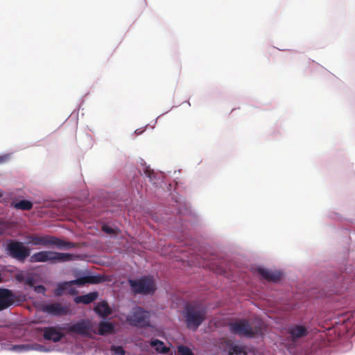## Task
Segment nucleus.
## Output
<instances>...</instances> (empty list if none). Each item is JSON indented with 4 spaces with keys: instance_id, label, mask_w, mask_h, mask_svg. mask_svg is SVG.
I'll return each mask as SVG.
<instances>
[{
    "instance_id": "nucleus-10",
    "label": "nucleus",
    "mask_w": 355,
    "mask_h": 355,
    "mask_svg": "<svg viewBox=\"0 0 355 355\" xmlns=\"http://www.w3.org/2000/svg\"><path fill=\"white\" fill-rule=\"evenodd\" d=\"M16 300V296L11 290L0 288V311L12 306Z\"/></svg>"
},
{
    "instance_id": "nucleus-28",
    "label": "nucleus",
    "mask_w": 355,
    "mask_h": 355,
    "mask_svg": "<svg viewBox=\"0 0 355 355\" xmlns=\"http://www.w3.org/2000/svg\"><path fill=\"white\" fill-rule=\"evenodd\" d=\"M216 272L217 273L222 274V273H224V272H225V271H224V270H223V268H217V269L216 270Z\"/></svg>"
},
{
    "instance_id": "nucleus-6",
    "label": "nucleus",
    "mask_w": 355,
    "mask_h": 355,
    "mask_svg": "<svg viewBox=\"0 0 355 355\" xmlns=\"http://www.w3.org/2000/svg\"><path fill=\"white\" fill-rule=\"evenodd\" d=\"M150 317L149 311H145L140 306H136L127 316L126 320L128 324L132 326L145 327L150 326Z\"/></svg>"
},
{
    "instance_id": "nucleus-9",
    "label": "nucleus",
    "mask_w": 355,
    "mask_h": 355,
    "mask_svg": "<svg viewBox=\"0 0 355 355\" xmlns=\"http://www.w3.org/2000/svg\"><path fill=\"white\" fill-rule=\"evenodd\" d=\"M42 311L53 316H63L71 313L70 304H61L57 302L44 304Z\"/></svg>"
},
{
    "instance_id": "nucleus-23",
    "label": "nucleus",
    "mask_w": 355,
    "mask_h": 355,
    "mask_svg": "<svg viewBox=\"0 0 355 355\" xmlns=\"http://www.w3.org/2000/svg\"><path fill=\"white\" fill-rule=\"evenodd\" d=\"M101 229H102L103 232H104L105 233H106L107 234H117L119 232V229L112 228L105 224L102 225Z\"/></svg>"
},
{
    "instance_id": "nucleus-18",
    "label": "nucleus",
    "mask_w": 355,
    "mask_h": 355,
    "mask_svg": "<svg viewBox=\"0 0 355 355\" xmlns=\"http://www.w3.org/2000/svg\"><path fill=\"white\" fill-rule=\"evenodd\" d=\"M150 345L155 347L156 351L160 354H167L170 351V348L166 347L164 343L158 339L153 340Z\"/></svg>"
},
{
    "instance_id": "nucleus-27",
    "label": "nucleus",
    "mask_w": 355,
    "mask_h": 355,
    "mask_svg": "<svg viewBox=\"0 0 355 355\" xmlns=\"http://www.w3.org/2000/svg\"><path fill=\"white\" fill-rule=\"evenodd\" d=\"M35 291L38 293H44L45 291H46V288L44 286H38Z\"/></svg>"
},
{
    "instance_id": "nucleus-11",
    "label": "nucleus",
    "mask_w": 355,
    "mask_h": 355,
    "mask_svg": "<svg viewBox=\"0 0 355 355\" xmlns=\"http://www.w3.org/2000/svg\"><path fill=\"white\" fill-rule=\"evenodd\" d=\"M41 331L43 332L44 340H51L54 343L60 341L64 337V334L55 327H44L41 329Z\"/></svg>"
},
{
    "instance_id": "nucleus-13",
    "label": "nucleus",
    "mask_w": 355,
    "mask_h": 355,
    "mask_svg": "<svg viewBox=\"0 0 355 355\" xmlns=\"http://www.w3.org/2000/svg\"><path fill=\"white\" fill-rule=\"evenodd\" d=\"M258 273L266 280L268 282H277L280 280L282 273L279 271H272L266 268H259Z\"/></svg>"
},
{
    "instance_id": "nucleus-17",
    "label": "nucleus",
    "mask_w": 355,
    "mask_h": 355,
    "mask_svg": "<svg viewBox=\"0 0 355 355\" xmlns=\"http://www.w3.org/2000/svg\"><path fill=\"white\" fill-rule=\"evenodd\" d=\"M114 326L109 322L101 321L98 324V334L101 336L113 333Z\"/></svg>"
},
{
    "instance_id": "nucleus-26",
    "label": "nucleus",
    "mask_w": 355,
    "mask_h": 355,
    "mask_svg": "<svg viewBox=\"0 0 355 355\" xmlns=\"http://www.w3.org/2000/svg\"><path fill=\"white\" fill-rule=\"evenodd\" d=\"M13 349L15 350H17L19 352H21L22 350H28L31 349V347L29 345H15L13 347Z\"/></svg>"
},
{
    "instance_id": "nucleus-19",
    "label": "nucleus",
    "mask_w": 355,
    "mask_h": 355,
    "mask_svg": "<svg viewBox=\"0 0 355 355\" xmlns=\"http://www.w3.org/2000/svg\"><path fill=\"white\" fill-rule=\"evenodd\" d=\"M228 355H248V352L242 345H232L229 348Z\"/></svg>"
},
{
    "instance_id": "nucleus-20",
    "label": "nucleus",
    "mask_w": 355,
    "mask_h": 355,
    "mask_svg": "<svg viewBox=\"0 0 355 355\" xmlns=\"http://www.w3.org/2000/svg\"><path fill=\"white\" fill-rule=\"evenodd\" d=\"M15 208L17 209H21L24 211L31 210L33 207V203L27 200H22L18 202L15 203Z\"/></svg>"
},
{
    "instance_id": "nucleus-21",
    "label": "nucleus",
    "mask_w": 355,
    "mask_h": 355,
    "mask_svg": "<svg viewBox=\"0 0 355 355\" xmlns=\"http://www.w3.org/2000/svg\"><path fill=\"white\" fill-rule=\"evenodd\" d=\"M68 285V282H64L62 284H59L57 287L54 290V295L55 296H60L62 295L64 290L67 289V286Z\"/></svg>"
},
{
    "instance_id": "nucleus-5",
    "label": "nucleus",
    "mask_w": 355,
    "mask_h": 355,
    "mask_svg": "<svg viewBox=\"0 0 355 355\" xmlns=\"http://www.w3.org/2000/svg\"><path fill=\"white\" fill-rule=\"evenodd\" d=\"M129 284L135 294L152 295L156 290L153 277H143L137 280L130 279Z\"/></svg>"
},
{
    "instance_id": "nucleus-2",
    "label": "nucleus",
    "mask_w": 355,
    "mask_h": 355,
    "mask_svg": "<svg viewBox=\"0 0 355 355\" xmlns=\"http://www.w3.org/2000/svg\"><path fill=\"white\" fill-rule=\"evenodd\" d=\"M26 238L27 243L33 245H42L44 247L55 246L59 250H68L79 247L78 243L66 241L51 235H29Z\"/></svg>"
},
{
    "instance_id": "nucleus-15",
    "label": "nucleus",
    "mask_w": 355,
    "mask_h": 355,
    "mask_svg": "<svg viewBox=\"0 0 355 355\" xmlns=\"http://www.w3.org/2000/svg\"><path fill=\"white\" fill-rule=\"evenodd\" d=\"M94 311L103 318H106L112 313V310L106 302L98 304L94 308Z\"/></svg>"
},
{
    "instance_id": "nucleus-8",
    "label": "nucleus",
    "mask_w": 355,
    "mask_h": 355,
    "mask_svg": "<svg viewBox=\"0 0 355 355\" xmlns=\"http://www.w3.org/2000/svg\"><path fill=\"white\" fill-rule=\"evenodd\" d=\"M92 327V322L89 320H81L73 324H66L64 327H59V329L69 334L89 336Z\"/></svg>"
},
{
    "instance_id": "nucleus-14",
    "label": "nucleus",
    "mask_w": 355,
    "mask_h": 355,
    "mask_svg": "<svg viewBox=\"0 0 355 355\" xmlns=\"http://www.w3.org/2000/svg\"><path fill=\"white\" fill-rule=\"evenodd\" d=\"M105 281L103 276L100 275H89L77 279L75 282L79 285H83L85 284H96L102 283Z\"/></svg>"
},
{
    "instance_id": "nucleus-4",
    "label": "nucleus",
    "mask_w": 355,
    "mask_h": 355,
    "mask_svg": "<svg viewBox=\"0 0 355 355\" xmlns=\"http://www.w3.org/2000/svg\"><path fill=\"white\" fill-rule=\"evenodd\" d=\"M207 311L198 304H188L185 306L184 318L187 327L196 331L206 320Z\"/></svg>"
},
{
    "instance_id": "nucleus-16",
    "label": "nucleus",
    "mask_w": 355,
    "mask_h": 355,
    "mask_svg": "<svg viewBox=\"0 0 355 355\" xmlns=\"http://www.w3.org/2000/svg\"><path fill=\"white\" fill-rule=\"evenodd\" d=\"M98 297L96 292H92L86 295L78 296L75 298V302L77 304L83 303L84 304H89L94 302Z\"/></svg>"
},
{
    "instance_id": "nucleus-7",
    "label": "nucleus",
    "mask_w": 355,
    "mask_h": 355,
    "mask_svg": "<svg viewBox=\"0 0 355 355\" xmlns=\"http://www.w3.org/2000/svg\"><path fill=\"white\" fill-rule=\"evenodd\" d=\"M6 250L12 258L24 261L30 256V249L26 247L22 242L10 240L6 246Z\"/></svg>"
},
{
    "instance_id": "nucleus-1",
    "label": "nucleus",
    "mask_w": 355,
    "mask_h": 355,
    "mask_svg": "<svg viewBox=\"0 0 355 355\" xmlns=\"http://www.w3.org/2000/svg\"><path fill=\"white\" fill-rule=\"evenodd\" d=\"M230 332L235 336L254 338L263 334V323L259 321L253 324L247 319H235L227 324Z\"/></svg>"
},
{
    "instance_id": "nucleus-22",
    "label": "nucleus",
    "mask_w": 355,
    "mask_h": 355,
    "mask_svg": "<svg viewBox=\"0 0 355 355\" xmlns=\"http://www.w3.org/2000/svg\"><path fill=\"white\" fill-rule=\"evenodd\" d=\"M178 353L179 355H193L191 349L184 345H180L178 347Z\"/></svg>"
},
{
    "instance_id": "nucleus-25",
    "label": "nucleus",
    "mask_w": 355,
    "mask_h": 355,
    "mask_svg": "<svg viewBox=\"0 0 355 355\" xmlns=\"http://www.w3.org/2000/svg\"><path fill=\"white\" fill-rule=\"evenodd\" d=\"M112 351L115 354L125 355V351L121 346L112 347Z\"/></svg>"
},
{
    "instance_id": "nucleus-3",
    "label": "nucleus",
    "mask_w": 355,
    "mask_h": 355,
    "mask_svg": "<svg viewBox=\"0 0 355 355\" xmlns=\"http://www.w3.org/2000/svg\"><path fill=\"white\" fill-rule=\"evenodd\" d=\"M79 257L70 253L58 252L55 251L43 250L34 253L31 256L29 261L31 263L49 261L52 264L73 261Z\"/></svg>"
},
{
    "instance_id": "nucleus-12",
    "label": "nucleus",
    "mask_w": 355,
    "mask_h": 355,
    "mask_svg": "<svg viewBox=\"0 0 355 355\" xmlns=\"http://www.w3.org/2000/svg\"><path fill=\"white\" fill-rule=\"evenodd\" d=\"M288 333L290 336L291 340L295 343L298 339L306 336L309 334V330L303 325L295 324L288 328Z\"/></svg>"
},
{
    "instance_id": "nucleus-24",
    "label": "nucleus",
    "mask_w": 355,
    "mask_h": 355,
    "mask_svg": "<svg viewBox=\"0 0 355 355\" xmlns=\"http://www.w3.org/2000/svg\"><path fill=\"white\" fill-rule=\"evenodd\" d=\"M144 173L149 178L150 181L155 183V173L153 170H151L150 168H146L144 171Z\"/></svg>"
}]
</instances>
